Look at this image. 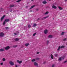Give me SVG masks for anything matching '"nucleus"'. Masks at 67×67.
<instances>
[{"label": "nucleus", "instance_id": "obj_44", "mask_svg": "<svg viewBox=\"0 0 67 67\" xmlns=\"http://www.w3.org/2000/svg\"><path fill=\"white\" fill-rule=\"evenodd\" d=\"M14 35H17L16 33H14Z\"/></svg>", "mask_w": 67, "mask_h": 67}, {"label": "nucleus", "instance_id": "obj_14", "mask_svg": "<svg viewBox=\"0 0 67 67\" xmlns=\"http://www.w3.org/2000/svg\"><path fill=\"white\" fill-rule=\"evenodd\" d=\"M14 40L15 41H16V42H17V41H18L19 40V39L18 38H16Z\"/></svg>", "mask_w": 67, "mask_h": 67}, {"label": "nucleus", "instance_id": "obj_12", "mask_svg": "<svg viewBox=\"0 0 67 67\" xmlns=\"http://www.w3.org/2000/svg\"><path fill=\"white\" fill-rule=\"evenodd\" d=\"M47 18L46 17H43L42 18H41L40 20H44V19H46Z\"/></svg>", "mask_w": 67, "mask_h": 67}, {"label": "nucleus", "instance_id": "obj_50", "mask_svg": "<svg viewBox=\"0 0 67 67\" xmlns=\"http://www.w3.org/2000/svg\"><path fill=\"white\" fill-rule=\"evenodd\" d=\"M33 11L32 10H31L30 11V12H32Z\"/></svg>", "mask_w": 67, "mask_h": 67}, {"label": "nucleus", "instance_id": "obj_9", "mask_svg": "<svg viewBox=\"0 0 67 67\" xmlns=\"http://www.w3.org/2000/svg\"><path fill=\"white\" fill-rule=\"evenodd\" d=\"M17 62L19 64H21L22 62V61L21 60L20 61H19V60H17Z\"/></svg>", "mask_w": 67, "mask_h": 67}, {"label": "nucleus", "instance_id": "obj_20", "mask_svg": "<svg viewBox=\"0 0 67 67\" xmlns=\"http://www.w3.org/2000/svg\"><path fill=\"white\" fill-rule=\"evenodd\" d=\"M4 51V49H0V52H3Z\"/></svg>", "mask_w": 67, "mask_h": 67}, {"label": "nucleus", "instance_id": "obj_1", "mask_svg": "<svg viewBox=\"0 0 67 67\" xmlns=\"http://www.w3.org/2000/svg\"><path fill=\"white\" fill-rule=\"evenodd\" d=\"M66 47V46H62L61 47H60V46L59 47L57 51H58L59 50V49H60V48H65Z\"/></svg>", "mask_w": 67, "mask_h": 67}, {"label": "nucleus", "instance_id": "obj_22", "mask_svg": "<svg viewBox=\"0 0 67 67\" xmlns=\"http://www.w3.org/2000/svg\"><path fill=\"white\" fill-rule=\"evenodd\" d=\"M65 34V32H63L61 33V35H63Z\"/></svg>", "mask_w": 67, "mask_h": 67}, {"label": "nucleus", "instance_id": "obj_4", "mask_svg": "<svg viewBox=\"0 0 67 67\" xmlns=\"http://www.w3.org/2000/svg\"><path fill=\"white\" fill-rule=\"evenodd\" d=\"M10 48V46H7L5 48V50H8V49H9Z\"/></svg>", "mask_w": 67, "mask_h": 67}, {"label": "nucleus", "instance_id": "obj_25", "mask_svg": "<svg viewBox=\"0 0 67 67\" xmlns=\"http://www.w3.org/2000/svg\"><path fill=\"white\" fill-rule=\"evenodd\" d=\"M31 61L32 62H35V59H33L31 60Z\"/></svg>", "mask_w": 67, "mask_h": 67}, {"label": "nucleus", "instance_id": "obj_46", "mask_svg": "<svg viewBox=\"0 0 67 67\" xmlns=\"http://www.w3.org/2000/svg\"><path fill=\"white\" fill-rule=\"evenodd\" d=\"M36 11H38V9H36Z\"/></svg>", "mask_w": 67, "mask_h": 67}, {"label": "nucleus", "instance_id": "obj_53", "mask_svg": "<svg viewBox=\"0 0 67 67\" xmlns=\"http://www.w3.org/2000/svg\"><path fill=\"white\" fill-rule=\"evenodd\" d=\"M27 7H28V6H26V8H27Z\"/></svg>", "mask_w": 67, "mask_h": 67}, {"label": "nucleus", "instance_id": "obj_18", "mask_svg": "<svg viewBox=\"0 0 67 67\" xmlns=\"http://www.w3.org/2000/svg\"><path fill=\"white\" fill-rule=\"evenodd\" d=\"M59 10H62L63 9V8H62V7H59Z\"/></svg>", "mask_w": 67, "mask_h": 67}, {"label": "nucleus", "instance_id": "obj_16", "mask_svg": "<svg viewBox=\"0 0 67 67\" xmlns=\"http://www.w3.org/2000/svg\"><path fill=\"white\" fill-rule=\"evenodd\" d=\"M47 3V2L46 1H43L42 2V3L43 4H46V3Z\"/></svg>", "mask_w": 67, "mask_h": 67}, {"label": "nucleus", "instance_id": "obj_49", "mask_svg": "<svg viewBox=\"0 0 67 67\" xmlns=\"http://www.w3.org/2000/svg\"><path fill=\"white\" fill-rule=\"evenodd\" d=\"M49 16V15H48L47 16H46V17L47 18H48V17Z\"/></svg>", "mask_w": 67, "mask_h": 67}, {"label": "nucleus", "instance_id": "obj_6", "mask_svg": "<svg viewBox=\"0 0 67 67\" xmlns=\"http://www.w3.org/2000/svg\"><path fill=\"white\" fill-rule=\"evenodd\" d=\"M34 65L36 67H38V64L36 62H34Z\"/></svg>", "mask_w": 67, "mask_h": 67}, {"label": "nucleus", "instance_id": "obj_52", "mask_svg": "<svg viewBox=\"0 0 67 67\" xmlns=\"http://www.w3.org/2000/svg\"><path fill=\"white\" fill-rule=\"evenodd\" d=\"M31 1H34V0H31Z\"/></svg>", "mask_w": 67, "mask_h": 67}, {"label": "nucleus", "instance_id": "obj_55", "mask_svg": "<svg viewBox=\"0 0 67 67\" xmlns=\"http://www.w3.org/2000/svg\"><path fill=\"white\" fill-rule=\"evenodd\" d=\"M52 0H49V1H51Z\"/></svg>", "mask_w": 67, "mask_h": 67}, {"label": "nucleus", "instance_id": "obj_47", "mask_svg": "<svg viewBox=\"0 0 67 67\" xmlns=\"http://www.w3.org/2000/svg\"><path fill=\"white\" fill-rule=\"evenodd\" d=\"M16 32L17 33H18H18H19V32L18 31H16Z\"/></svg>", "mask_w": 67, "mask_h": 67}, {"label": "nucleus", "instance_id": "obj_43", "mask_svg": "<svg viewBox=\"0 0 67 67\" xmlns=\"http://www.w3.org/2000/svg\"><path fill=\"white\" fill-rule=\"evenodd\" d=\"M66 62H67V61H65L63 63H64V64H65V63H66Z\"/></svg>", "mask_w": 67, "mask_h": 67}, {"label": "nucleus", "instance_id": "obj_40", "mask_svg": "<svg viewBox=\"0 0 67 67\" xmlns=\"http://www.w3.org/2000/svg\"><path fill=\"white\" fill-rule=\"evenodd\" d=\"M3 63H1V65H3Z\"/></svg>", "mask_w": 67, "mask_h": 67}, {"label": "nucleus", "instance_id": "obj_28", "mask_svg": "<svg viewBox=\"0 0 67 67\" xmlns=\"http://www.w3.org/2000/svg\"><path fill=\"white\" fill-rule=\"evenodd\" d=\"M49 43V42L48 40H47V45H48Z\"/></svg>", "mask_w": 67, "mask_h": 67}, {"label": "nucleus", "instance_id": "obj_38", "mask_svg": "<svg viewBox=\"0 0 67 67\" xmlns=\"http://www.w3.org/2000/svg\"><path fill=\"white\" fill-rule=\"evenodd\" d=\"M66 40H67V39L66 38H65L63 40V41H66Z\"/></svg>", "mask_w": 67, "mask_h": 67}, {"label": "nucleus", "instance_id": "obj_31", "mask_svg": "<svg viewBox=\"0 0 67 67\" xmlns=\"http://www.w3.org/2000/svg\"><path fill=\"white\" fill-rule=\"evenodd\" d=\"M17 46H18V45H16V46H13V47H14V48L16 47H17Z\"/></svg>", "mask_w": 67, "mask_h": 67}, {"label": "nucleus", "instance_id": "obj_56", "mask_svg": "<svg viewBox=\"0 0 67 67\" xmlns=\"http://www.w3.org/2000/svg\"><path fill=\"white\" fill-rule=\"evenodd\" d=\"M44 1H46V0H44Z\"/></svg>", "mask_w": 67, "mask_h": 67}, {"label": "nucleus", "instance_id": "obj_26", "mask_svg": "<svg viewBox=\"0 0 67 67\" xmlns=\"http://www.w3.org/2000/svg\"><path fill=\"white\" fill-rule=\"evenodd\" d=\"M22 0H18L17 1H16V2H20V1H21Z\"/></svg>", "mask_w": 67, "mask_h": 67}, {"label": "nucleus", "instance_id": "obj_35", "mask_svg": "<svg viewBox=\"0 0 67 67\" xmlns=\"http://www.w3.org/2000/svg\"><path fill=\"white\" fill-rule=\"evenodd\" d=\"M54 56H55V57H57V56H58V54H54Z\"/></svg>", "mask_w": 67, "mask_h": 67}, {"label": "nucleus", "instance_id": "obj_51", "mask_svg": "<svg viewBox=\"0 0 67 67\" xmlns=\"http://www.w3.org/2000/svg\"><path fill=\"white\" fill-rule=\"evenodd\" d=\"M65 2H66V1H67V0H64Z\"/></svg>", "mask_w": 67, "mask_h": 67}, {"label": "nucleus", "instance_id": "obj_10", "mask_svg": "<svg viewBox=\"0 0 67 67\" xmlns=\"http://www.w3.org/2000/svg\"><path fill=\"white\" fill-rule=\"evenodd\" d=\"M48 38H53V36L52 35H49L48 36Z\"/></svg>", "mask_w": 67, "mask_h": 67}, {"label": "nucleus", "instance_id": "obj_8", "mask_svg": "<svg viewBox=\"0 0 67 67\" xmlns=\"http://www.w3.org/2000/svg\"><path fill=\"white\" fill-rule=\"evenodd\" d=\"M48 31V30L47 29L45 30L44 31V34H47V33Z\"/></svg>", "mask_w": 67, "mask_h": 67}, {"label": "nucleus", "instance_id": "obj_54", "mask_svg": "<svg viewBox=\"0 0 67 67\" xmlns=\"http://www.w3.org/2000/svg\"><path fill=\"white\" fill-rule=\"evenodd\" d=\"M53 20H54V18H53Z\"/></svg>", "mask_w": 67, "mask_h": 67}, {"label": "nucleus", "instance_id": "obj_29", "mask_svg": "<svg viewBox=\"0 0 67 67\" xmlns=\"http://www.w3.org/2000/svg\"><path fill=\"white\" fill-rule=\"evenodd\" d=\"M36 25H37L36 24H34L33 25V26L34 27H35V26H36Z\"/></svg>", "mask_w": 67, "mask_h": 67}, {"label": "nucleus", "instance_id": "obj_48", "mask_svg": "<svg viewBox=\"0 0 67 67\" xmlns=\"http://www.w3.org/2000/svg\"><path fill=\"white\" fill-rule=\"evenodd\" d=\"M12 9H11L10 10V12H12Z\"/></svg>", "mask_w": 67, "mask_h": 67}, {"label": "nucleus", "instance_id": "obj_15", "mask_svg": "<svg viewBox=\"0 0 67 67\" xmlns=\"http://www.w3.org/2000/svg\"><path fill=\"white\" fill-rule=\"evenodd\" d=\"M14 7V5L13 4V5H10V8H12V7Z\"/></svg>", "mask_w": 67, "mask_h": 67}, {"label": "nucleus", "instance_id": "obj_39", "mask_svg": "<svg viewBox=\"0 0 67 67\" xmlns=\"http://www.w3.org/2000/svg\"><path fill=\"white\" fill-rule=\"evenodd\" d=\"M46 63V61L44 62L43 63V64H45V63Z\"/></svg>", "mask_w": 67, "mask_h": 67}, {"label": "nucleus", "instance_id": "obj_17", "mask_svg": "<svg viewBox=\"0 0 67 67\" xmlns=\"http://www.w3.org/2000/svg\"><path fill=\"white\" fill-rule=\"evenodd\" d=\"M5 22H6V21H4L3 22V25H5V24L6 23H5Z\"/></svg>", "mask_w": 67, "mask_h": 67}, {"label": "nucleus", "instance_id": "obj_5", "mask_svg": "<svg viewBox=\"0 0 67 67\" xmlns=\"http://www.w3.org/2000/svg\"><path fill=\"white\" fill-rule=\"evenodd\" d=\"M9 63L10 65H11V66H13V65H14V63L12 61L10 62Z\"/></svg>", "mask_w": 67, "mask_h": 67}, {"label": "nucleus", "instance_id": "obj_27", "mask_svg": "<svg viewBox=\"0 0 67 67\" xmlns=\"http://www.w3.org/2000/svg\"><path fill=\"white\" fill-rule=\"evenodd\" d=\"M48 13H49V12H47L45 14H47Z\"/></svg>", "mask_w": 67, "mask_h": 67}, {"label": "nucleus", "instance_id": "obj_34", "mask_svg": "<svg viewBox=\"0 0 67 67\" xmlns=\"http://www.w3.org/2000/svg\"><path fill=\"white\" fill-rule=\"evenodd\" d=\"M40 58H36V60H39Z\"/></svg>", "mask_w": 67, "mask_h": 67}, {"label": "nucleus", "instance_id": "obj_23", "mask_svg": "<svg viewBox=\"0 0 67 67\" xmlns=\"http://www.w3.org/2000/svg\"><path fill=\"white\" fill-rule=\"evenodd\" d=\"M65 56H64L63 57H61V59H64L65 58Z\"/></svg>", "mask_w": 67, "mask_h": 67}, {"label": "nucleus", "instance_id": "obj_32", "mask_svg": "<svg viewBox=\"0 0 67 67\" xmlns=\"http://www.w3.org/2000/svg\"><path fill=\"white\" fill-rule=\"evenodd\" d=\"M0 10L1 11H3L4 9H3V8H1L0 9Z\"/></svg>", "mask_w": 67, "mask_h": 67}, {"label": "nucleus", "instance_id": "obj_11", "mask_svg": "<svg viewBox=\"0 0 67 67\" xmlns=\"http://www.w3.org/2000/svg\"><path fill=\"white\" fill-rule=\"evenodd\" d=\"M51 58L52 59H54V57H53V55L52 54H51Z\"/></svg>", "mask_w": 67, "mask_h": 67}, {"label": "nucleus", "instance_id": "obj_7", "mask_svg": "<svg viewBox=\"0 0 67 67\" xmlns=\"http://www.w3.org/2000/svg\"><path fill=\"white\" fill-rule=\"evenodd\" d=\"M5 21L6 22H9V21H10V19H5Z\"/></svg>", "mask_w": 67, "mask_h": 67}, {"label": "nucleus", "instance_id": "obj_57", "mask_svg": "<svg viewBox=\"0 0 67 67\" xmlns=\"http://www.w3.org/2000/svg\"><path fill=\"white\" fill-rule=\"evenodd\" d=\"M66 45H67V43H66Z\"/></svg>", "mask_w": 67, "mask_h": 67}, {"label": "nucleus", "instance_id": "obj_24", "mask_svg": "<svg viewBox=\"0 0 67 67\" xmlns=\"http://www.w3.org/2000/svg\"><path fill=\"white\" fill-rule=\"evenodd\" d=\"M62 58L61 57H60L59 59H58V60H60V61H61L62 60Z\"/></svg>", "mask_w": 67, "mask_h": 67}, {"label": "nucleus", "instance_id": "obj_13", "mask_svg": "<svg viewBox=\"0 0 67 67\" xmlns=\"http://www.w3.org/2000/svg\"><path fill=\"white\" fill-rule=\"evenodd\" d=\"M52 8H53V9H56L57 8V7H56L54 5H53L52 6Z\"/></svg>", "mask_w": 67, "mask_h": 67}, {"label": "nucleus", "instance_id": "obj_33", "mask_svg": "<svg viewBox=\"0 0 67 67\" xmlns=\"http://www.w3.org/2000/svg\"><path fill=\"white\" fill-rule=\"evenodd\" d=\"M36 33H34V34H33V36H35V35H36Z\"/></svg>", "mask_w": 67, "mask_h": 67}, {"label": "nucleus", "instance_id": "obj_36", "mask_svg": "<svg viewBox=\"0 0 67 67\" xmlns=\"http://www.w3.org/2000/svg\"><path fill=\"white\" fill-rule=\"evenodd\" d=\"M5 59L4 58H3V62L5 61Z\"/></svg>", "mask_w": 67, "mask_h": 67}, {"label": "nucleus", "instance_id": "obj_30", "mask_svg": "<svg viewBox=\"0 0 67 67\" xmlns=\"http://www.w3.org/2000/svg\"><path fill=\"white\" fill-rule=\"evenodd\" d=\"M28 27L29 28H30L31 27V25H28Z\"/></svg>", "mask_w": 67, "mask_h": 67}, {"label": "nucleus", "instance_id": "obj_37", "mask_svg": "<svg viewBox=\"0 0 67 67\" xmlns=\"http://www.w3.org/2000/svg\"><path fill=\"white\" fill-rule=\"evenodd\" d=\"M55 66V65L53 64L52 66V67H54Z\"/></svg>", "mask_w": 67, "mask_h": 67}, {"label": "nucleus", "instance_id": "obj_21", "mask_svg": "<svg viewBox=\"0 0 67 67\" xmlns=\"http://www.w3.org/2000/svg\"><path fill=\"white\" fill-rule=\"evenodd\" d=\"M29 45V43H26L25 44V46H26V47H27V46H28Z\"/></svg>", "mask_w": 67, "mask_h": 67}, {"label": "nucleus", "instance_id": "obj_41", "mask_svg": "<svg viewBox=\"0 0 67 67\" xmlns=\"http://www.w3.org/2000/svg\"><path fill=\"white\" fill-rule=\"evenodd\" d=\"M40 20V18H38V19H37L36 21H38V20Z\"/></svg>", "mask_w": 67, "mask_h": 67}, {"label": "nucleus", "instance_id": "obj_3", "mask_svg": "<svg viewBox=\"0 0 67 67\" xmlns=\"http://www.w3.org/2000/svg\"><path fill=\"white\" fill-rule=\"evenodd\" d=\"M4 34L2 32H1L0 33V37H3Z\"/></svg>", "mask_w": 67, "mask_h": 67}, {"label": "nucleus", "instance_id": "obj_42", "mask_svg": "<svg viewBox=\"0 0 67 67\" xmlns=\"http://www.w3.org/2000/svg\"><path fill=\"white\" fill-rule=\"evenodd\" d=\"M5 29H9V27H5Z\"/></svg>", "mask_w": 67, "mask_h": 67}, {"label": "nucleus", "instance_id": "obj_45", "mask_svg": "<svg viewBox=\"0 0 67 67\" xmlns=\"http://www.w3.org/2000/svg\"><path fill=\"white\" fill-rule=\"evenodd\" d=\"M39 53H40V52H37V54H39Z\"/></svg>", "mask_w": 67, "mask_h": 67}, {"label": "nucleus", "instance_id": "obj_19", "mask_svg": "<svg viewBox=\"0 0 67 67\" xmlns=\"http://www.w3.org/2000/svg\"><path fill=\"white\" fill-rule=\"evenodd\" d=\"M35 6V5H33V6H32L31 7V8H30V9H32V8H33Z\"/></svg>", "mask_w": 67, "mask_h": 67}, {"label": "nucleus", "instance_id": "obj_2", "mask_svg": "<svg viewBox=\"0 0 67 67\" xmlns=\"http://www.w3.org/2000/svg\"><path fill=\"white\" fill-rule=\"evenodd\" d=\"M5 17V15H4L3 16L2 18H1V22H2V21H3V20L4 19V17Z\"/></svg>", "mask_w": 67, "mask_h": 67}]
</instances>
